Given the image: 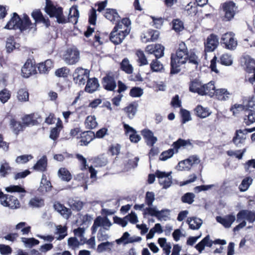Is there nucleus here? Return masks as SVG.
I'll return each instance as SVG.
<instances>
[{
  "instance_id": "nucleus-1",
  "label": "nucleus",
  "mask_w": 255,
  "mask_h": 255,
  "mask_svg": "<svg viewBox=\"0 0 255 255\" xmlns=\"http://www.w3.org/2000/svg\"><path fill=\"white\" fill-rule=\"evenodd\" d=\"M187 61L196 66L199 62V59L195 53L192 51L188 52L185 43L181 42L179 44V48L176 53L172 54L171 55L170 73H178L181 70V65L184 64Z\"/></svg>"
},
{
  "instance_id": "nucleus-2",
  "label": "nucleus",
  "mask_w": 255,
  "mask_h": 255,
  "mask_svg": "<svg viewBox=\"0 0 255 255\" xmlns=\"http://www.w3.org/2000/svg\"><path fill=\"white\" fill-rule=\"evenodd\" d=\"M8 29H19L21 31H26L34 33L36 31L35 23H32L29 17L26 14H23L22 18H20L17 13H13L10 20L4 27Z\"/></svg>"
},
{
  "instance_id": "nucleus-3",
  "label": "nucleus",
  "mask_w": 255,
  "mask_h": 255,
  "mask_svg": "<svg viewBox=\"0 0 255 255\" xmlns=\"http://www.w3.org/2000/svg\"><path fill=\"white\" fill-rule=\"evenodd\" d=\"M255 221V211L248 209L240 210L237 214V222L240 223L233 229L234 232L239 231L247 225V222L253 223Z\"/></svg>"
},
{
  "instance_id": "nucleus-4",
  "label": "nucleus",
  "mask_w": 255,
  "mask_h": 255,
  "mask_svg": "<svg viewBox=\"0 0 255 255\" xmlns=\"http://www.w3.org/2000/svg\"><path fill=\"white\" fill-rule=\"evenodd\" d=\"M45 9L46 12L50 17L56 18L58 23L64 24L68 21V19L63 14L62 7L54 4L51 0H46Z\"/></svg>"
},
{
  "instance_id": "nucleus-5",
  "label": "nucleus",
  "mask_w": 255,
  "mask_h": 255,
  "mask_svg": "<svg viewBox=\"0 0 255 255\" xmlns=\"http://www.w3.org/2000/svg\"><path fill=\"white\" fill-rule=\"evenodd\" d=\"M187 145H192L191 140L189 139L187 140L182 138H179L176 141L174 142L172 146V148L169 149L161 153L160 156V160L165 161L171 158L174 153H177L181 147H185Z\"/></svg>"
},
{
  "instance_id": "nucleus-6",
  "label": "nucleus",
  "mask_w": 255,
  "mask_h": 255,
  "mask_svg": "<svg viewBox=\"0 0 255 255\" xmlns=\"http://www.w3.org/2000/svg\"><path fill=\"white\" fill-rule=\"evenodd\" d=\"M90 71L82 67L77 68L73 73V79L74 83L81 86L84 85L89 77Z\"/></svg>"
},
{
  "instance_id": "nucleus-7",
  "label": "nucleus",
  "mask_w": 255,
  "mask_h": 255,
  "mask_svg": "<svg viewBox=\"0 0 255 255\" xmlns=\"http://www.w3.org/2000/svg\"><path fill=\"white\" fill-rule=\"evenodd\" d=\"M63 59L68 65H74L80 59V53L75 48H68L63 56Z\"/></svg>"
},
{
  "instance_id": "nucleus-8",
  "label": "nucleus",
  "mask_w": 255,
  "mask_h": 255,
  "mask_svg": "<svg viewBox=\"0 0 255 255\" xmlns=\"http://www.w3.org/2000/svg\"><path fill=\"white\" fill-rule=\"evenodd\" d=\"M235 34L232 32H227L222 35L221 43L229 50H234L237 46V41L235 39Z\"/></svg>"
},
{
  "instance_id": "nucleus-9",
  "label": "nucleus",
  "mask_w": 255,
  "mask_h": 255,
  "mask_svg": "<svg viewBox=\"0 0 255 255\" xmlns=\"http://www.w3.org/2000/svg\"><path fill=\"white\" fill-rule=\"evenodd\" d=\"M112 225L110 220L107 217L99 216L94 220V224L91 228L92 234H95L98 227H101L102 229L109 230Z\"/></svg>"
},
{
  "instance_id": "nucleus-10",
  "label": "nucleus",
  "mask_w": 255,
  "mask_h": 255,
  "mask_svg": "<svg viewBox=\"0 0 255 255\" xmlns=\"http://www.w3.org/2000/svg\"><path fill=\"white\" fill-rule=\"evenodd\" d=\"M116 79V75L112 73L107 74L103 78V88L108 91H115L117 86Z\"/></svg>"
},
{
  "instance_id": "nucleus-11",
  "label": "nucleus",
  "mask_w": 255,
  "mask_h": 255,
  "mask_svg": "<svg viewBox=\"0 0 255 255\" xmlns=\"http://www.w3.org/2000/svg\"><path fill=\"white\" fill-rule=\"evenodd\" d=\"M237 7L236 4L231 1L225 2L223 5V9L224 12L223 20L230 21L233 19L235 15Z\"/></svg>"
},
{
  "instance_id": "nucleus-12",
  "label": "nucleus",
  "mask_w": 255,
  "mask_h": 255,
  "mask_svg": "<svg viewBox=\"0 0 255 255\" xmlns=\"http://www.w3.org/2000/svg\"><path fill=\"white\" fill-rule=\"evenodd\" d=\"M171 174V172L166 173L159 170L156 171V177L158 178L159 183L163 188L167 189L171 186L172 183Z\"/></svg>"
},
{
  "instance_id": "nucleus-13",
  "label": "nucleus",
  "mask_w": 255,
  "mask_h": 255,
  "mask_svg": "<svg viewBox=\"0 0 255 255\" xmlns=\"http://www.w3.org/2000/svg\"><path fill=\"white\" fill-rule=\"evenodd\" d=\"M1 205L11 209H16L20 207V203L17 198L8 194L2 198Z\"/></svg>"
},
{
  "instance_id": "nucleus-14",
  "label": "nucleus",
  "mask_w": 255,
  "mask_h": 255,
  "mask_svg": "<svg viewBox=\"0 0 255 255\" xmlns=\"http://www.w3.org/2000/svg\"><path fill=\"white\" fill-rule=\"evenodd\" d=\"M218 44L219 40L217 36L214 34H210L205 42V52L213 51L217 47Z\"/></svg>"
},
{
  "instance_id": "nucleus-15",
  "label": "nucleus",
  "mask_w": 255,
  "mask_h": 255,
  "mask_svg": "<svg viewBox=\"0 0 255 255\" xmlns=\"http://www.w3.org/2000/svg\"><path fill=\"white\" fill-rule=\"evenodd\" d=\"M164 47L161 44L147 45L145 51L149 54H153L156 59L161 58L164 55Z\"/></svg>"
},
{
  "instance_id": "nucleus-16",
  "label": "nucleus",
  "mask_w": 255,
  "mask_h": 255,
  "mask_svg": "<svg viewBox=\"0 0 255 255\" xmlns=\"http://www.w3.org/2000/svg\"><path fill=\"white\" fill-rule=\"evenodd\" d=\"M216 220L217 222L221 224L226 228H229L236 220V216L233 214L226 215L223 217L217 216Z\"/></svg>"
},
{
  "instance_id": "nucleus-17",
  "label": "nucleus",
  "mask_w": 255,
  "mask_h": 255,
  "mask_svg": "<svg viewBox=\"0 0 255 255\" xmlns=\"http://www.w3.org/2000/svg\"><path fill=\"white\" fill-rule=\"evenodd\" d=\"M141 134L146 144L149 146H153L157 141L156 137L154 136L153 132L149 129L144 128L141 131Z\"/></svg>"
},
{
  "instance_id": "nucleus-18",
  "label": "nucleus",
  "mask_w": 255,
  "mask_h": 255,
  "mask_svg": "<svg viewBox=\"0 0 255 255\" xmlns=\"http://www.w3.org/2000/svg\"><path fill=\"white\" fill-rule=\"evenodd\" d=\"M128 35V31L126 30L124 33L113 30L110 34V39L113 43L118 45L121 43Z\"/></svg>"
},
{
  "instance_id": "nucleus-19",
  "label": "nucleus",
  "mask_w": 255,
  "mask_h": 255,
  "mask_svg": "<svg viewBox=\"0 0 255 255\" xmlns=\"http://www.w3.org/2000/svg\"><path fill=\"white\" fill-rule=\"evenodd\" d=\"M118 23L116 25L113 30H116L121 32H124L126 31H128V34L130 31V20L128 18H124L121 21L120 20L117 21Z\"/></svg>"
},
{
  "instance_id": "nucleus-20",
  "label": "nucleus",
  "mask_w": 255,
  "mask_h": 255,
  "mask_svg": "<svg viewBox=\"0 0 255 255\" xmlns=\"http://www.w3.org/2000/svg\"><path fill=\"white\" fill-rule=\"evenodd\" d=\"M23 77L28 78L30 76L36 73V68L30 60H27L21 69Z\"/></svg>"
},
{
  "instance_id": "nucleus-21",
  "label": "nucleus",
  "mask_w": 255,
  "mask_h": 255,
  "mask_svg": "<svg viewBox=\"0 0 255 255\" xmlns=\"http://www.w3.org/2000/svg\"><path fill=\"white\" fill-rule=\"evenodd\" d=\"M86 82L85 91L89 93H93L97 91L100 86L99 81L96 78H88Z\"/></svg>"
},
{
  "instance_id": "nucleus-22",
  "label": "nucleus",
  "mask_w": 255,
  "mask_h": 255,
  "mask_svg": "<svg viewBox=\"0 0 255 255\" xmlns=\"http://www.w3.org/2000/svg\"><path fill=\"white\" fill-rule=\"evenodd\" d=\"M32 17L34 19L36 25L37 23H43L48 27L50 25V22L48 19H45L41 11L39 9H35L31 13Z\"/></svg>"
},
{
  "instance_id": "nucleus-23",
  "label": "nucleus",
  "mask_w": 255,
  "mask_h": 255,
  "mask_svg": "<svg viewBox=\"0 0 255 255\" xmlns=\"http://www.w3.org/2000/svg\"><path fill=\"white\" fill-rule=\"evenodd\" d=\"M124 128L126 131V133L127 134H129V137L131 142L136 143L140 140L141 139L140 136L136 133L135 130L132 127L127 124H124Z\"/></svg>"
},
{
  "instance_id": "nucleus-24",
  "label": "nucleus",
  "mask_w": 255,
  "mask_h": 255,
  "mask_svg": "<svg viewBox=\"0 0 255 255\" xmlns=\"http://www.w3.org/2000/svg\"><path fill=\"white\" fill-rule=\"evenodd\" d=\"M52 186L50 181L47 179L45 174L42 176L40 185L39 187V191L43 194L49 192L51 190Z\"/></svg>"
},
{
  "instance_id": "nucleus-25",
  "label": "nucleus",
  "mask_w": 255,
  "mask_h": 255,
  "mask_svg": "<svg viewBox=\"0 0 255 255\" xmlns=\"http://www.w3.org/2000/svg\"><path fill=\"white\" fill-rule=\"evenodd\" d=\"M94 133L91 131L83 132L81 135V139L79 141L80 145H87L93 139Z\"/></svg>"
},
{
  "instance_id": "nucleus-26",
  "label": "nucleus",
  "mask_w": 255,
  "mask_h": 255,
  "mask_svg": "<svg viewBox=\"0 0 255 255\" xmlns=\"http://www.w3.org/2000/svg\"><path fill=\"white\" fill-rule=\"evenodd\" d=\"M47 157L45 155H43L37 161L36 164L33 166V168L34 170L37 171L44 172L47 169Z\"/></svg>"
},
{
  "instance_id": "nucleus-27",
  "label": "nucleus",
  "mask_w": 255,
  "mask_h": 255,
  "mask_svg": "<svg viewBox=\"0 0 255 255\" xmlns=\"http://www.w3.org/2000/svg\"><path fill=\"white\" fill-rule=\"evenodd\" d=\"M54 208L55 210L60 213L66 219L69 218L71 215V210L67 208L59 202H56L54 204Z\"/></svg>"
},
{
  "instance_id": "nucleus-28",
  "label": "nucleus",
  "mask_w": 255,
  "mask_h": 255,
  "mask_svg": "<svg viewBox=\"0 0 255 255\" xmlns=\"http://www.w3.org/2000/svg\"><path fill=\"white\" fill-rule=\"evenodd\" d=\"M212 245L213 242L210 240V237L208 235L196 245L195 248L200 253H201L206 246L211 247Z\"/></svg>"
},
{
  "instance_id": "nucleus-29",
  "label": "nucleus",
  "mask_w": 255,
  "mask_h": 255,
  "mask_svg": "<svg viewBox=\"0 0 255 255\" xmlns=\"http://www.w3.org/2000/svg\"><path fill=\"white\" fill-rule=\"evenodd\" d=\"M202 91L203 92L201 94L202 96L208 95L210 97L213 96L215 92L214 82L210 81L206 84H203Z\"/></svg>"
},
{
  "instance_id": "nucleus-30",
  "label": "nucleus",
  "mask_w": 255,
  "mask_h": 255,
  "mask_svg": "<svg viewBox=\"0 0 255 255\" xmlns=\"http://www.w3.org/2000/svg\"><path fill=\"white\" fill-rule=\"evenodd\" d=\"M105 17L112 22L118 21L120 16L117 10L113 8H107L105 12Z\"/></svg>"
},
{
  "instance_id": "nucleus-31",
  "label": "nucleus",
  "mask_w": 255,
  "mask_h": 255,
  "mask_svg": "<svg viewBox=\"0 0 255 255\" xmlns=\"http://www.w3.org/2000/svg\"><path fill=\"white\" fill-rule=\"evenodd\" d=\"M203 84L198 80L195 79L192 81L189 86V90L191 92L198 93L201 95V94L203 93L202 91Z\"/></svg>"
},
{
  "instance_id": "nucleus-32",
  "label": "nucleus",
  "mask_w": 255,
  "mask_h": 255,
  "mask_svg": "<svg viewBox=\"0 0 255 255\" xmlns=\"http://www.w3.org/2000/svg\"><path fill=\"white\" fill-rule=\"evenodd\" d=\"M53 67V63L51 60L47 59L44 62L39 63L38 69L40 73H46Z\"/></svg>"
},
{
  "instance_id": "nucleus-33",
  "label": "nucleus",
  "mask_w": 255,
  "mask_h": 255,
  "mask_svg": "<svg viewBox=\"0 0 255 255\" xmlns=\"http://www.w3.org/2000/svg\"><path fill=\"white\" fill-rule=\"evenodd\" d=\"M190 229L192 230L199 229L202 224V220L197 217L189 218L187 221Z\"/></svg>"
},
{
  "instance_id": "nucleus-34",
  "label": "nucleus",
  "mask_w": 255,
  "mask_h": 255,
  "mask_svg": "<svg viewBox=\"0 0 255 255\" xmlns=\"http://www.w3.org/2000/svg\"><path fill=\"white\" fill-rule=\"evenodd\" d=\"M11 169L12 168L10 166L9 163L5 160H2L0 166V176L5 177L10 173Z\"/></svg>"
},
{
  "instance_id": "nucleus-35",
  "label": "nucleus",
  "mask_w": 255,
  "mask_h": 255,
  "mask_svg": "<svg viewBox=\"0 0 255 255\" xmlns=\"http://www.w3.org/2000/svg\"><path fill=\"white\" fill-rule=\"evenodd\" d=\"M230 94L226 89H219L215 90L214 95L216 98L220 101H226L229 98Z\"/></svg>"
},
{
  "instance_id": "nucleus-36",
  "label": "nucleus",
  "mask_w": 255,
  "mask_h": 255,
  "mask_svg": "<svg viewBox=\"0 0 255 255\" xmlns=\"http://www.w3.org/2000/svg\"><path fill=\"white\" fill-rule=\"evenodd\" d=\"M120 68L122 70L128 74H130L133 72V67L130 64L129 60L127 58H124L120 63Z\"/></svg>"
},
{
  "instance_id": "nucleus-37",
  "label": "nucleus",
  "mask_w": 255,
  "mask_h": 255,
  "mask_svg": "<svg viewBox=\"0 0 255 255\" xmlns=\"http://www.w3.org/2000/svg\"><path fill=\"white\" fill-rule=\"evenodd\" d=\"M137 105L135 103H130L124 109V111L126 113L128 117L131 119H132L137 111Z\"/></svg>"
},
{
  "instance_id": "nucleus-38",
  "label": "nucleus",
  "mask_w": 255,
  "mask_h": 255,
  "mask_svg": "<svg viewBox=\"0 0 255 255\" xmlns=\"http://www.w3.org/2000/svg\"><path fill=\"white\" fill-rule=\"evenodd\" d=\"M147 36H141V40L143 42H147L149 41H154L157 39L159 37V32L157 30H152L147 33Z\"/></svg>"
},
{
  "instance_id": "nucleus-39",
  "label": "nucleus",
  "mask_w": 255,
  "mask_h": 255,
  "mask_svg": "<svg viewBox=\"0 0 255 255\" xmlns=\"http://www.w3.org/2000/svg\"><path fill=\"white\" fill-rule=\"evenodd\" d=\"M245 65L246 70L248 73H251L255 69V60L250 56L245 57Z\"/></svg>"
},
{
  "instance_id": "nucleus-40",
  "label": "nucleus",
  "mask_w": 255,
  "mask_h": 255,
  "mask_svg": "<svg viewBox=\"0 0 255 255\" xmlns=\"http://www.w3.org/2000/svg\"><path fill=\"white\" fill-rule=\"evenodd\" d=\"M255 131V128H245L243 129H239L236 131L235 137L238 138L241 140L245 141L246 139V135L248 133L252 132Z\"/></svg>"
},
{
  "instance_id": "nucleus-41",
  "label": "nucleus",
  "mask_w": 255,
  "mask_h": 255,
  "mask_svg": "<svg viewBox=\"0 0 255 255\" xmlns=\"http://www.w3.org/2000/svg\"><path fill=\"white\" fill-rule=\"evenodd\" d=\"M18 46L14 41L13 36H9L7 38L5 47L7 52H12L14 49L18 48Z\"/></svg>"
},
{
  "instance_id": "nucleus-42",
  "label": "nucleus",
  "mask_w": 255,
  "mask_h": 255,
  "mask_svg": "<svg viewBox=\"0 0 255 255\" xmlns=\"http://www.w3.org/2000/svg\"><path fill=\"white\" fill-rule=\"evenodd\" d=\"M10 126L11 128L16 134H18L20 131L22 130L25 128L22 123L17 122L14 119L10 120Z\"/></svg>"
},
{
  "instance_id": "nucleus-43",
  "label": "nucleus",
  "mask_w": 255,
  "mask_h": 255,
  "mask_svg": "<svg viewBox=\"0 0 255 255\" xmlns=\"http://www.w3.org/2000/svg\"><path fill=\"white\" fill-rule=\"evenodd\" d=\"M113 246V243L106 242L99 244L97 249V252L101 253L104 252H110Z\"/></svg>"
},
{
  "instance_id": "nucleus-44",
  "label": "nucleus",
  "mask_w": 255,
  "mask_h": 255,
  "mask_svg": "<svg viewBox=\"0 0 255 255\" xmlns=\"http://www.w3.org/2000/svg\"><path fill=\"white\" fill-rule=\"evenodd\" d=\"M62 128V122L60 121L56 124V127L53 128L50 131V138L55 140L59 136L60 130Z\"/></svg>"
},
{
  "instance_id": "nucleus-45",
  "label": "nucleus",
  "mask_w": 255,
  "mask_h": 255,
  "mask_svg": "<svg viewBox=\"0 0 255 255\" xmlns=\"http://www.w3.org/2000/svg\"><path fill=\"white\" fill-rule=\"evenodd\" d=\"M195 112L197 116L201 118H206L210 115V113L207 108H204L200 105L197 106Z\"/></svg>"
},
{
  "instance_id": "nucleus-46",
  "label": "nucleus",
  "mask_w": 255,
  "mask_h": 255,
  "mask_svg": "<svg viewBox=\"0 0 255 255\" xmlns=\"http://www.w3.org/2000/svg\"><path fill=\"white\" fill-rule=\"evenodd\" d=\"M253 182V179L250 177L244 178L239 185V189L242 192L247 191Z\"/></svg>"
},
{
  "instance_id": "nucleus-47",
  "label": "nucleus",
  "mask_w": 255,
  "mask_h": 255,
  "mask_svg": "<svg viewBox=\"0 0 255 255\" xmlns=\"http://www.w3.org/2000/svg\"><path fill=\"white\" fill-rule=\"evenodd\" d=\"M170 210L163 209L160 211L158 210L156 218L159 221H167L169 218Z\"/></svg>"
},
{
  "instance_id": "nucleus-48",
  "label": "nucleus",
  "mask_w": 255,
  "mask_h": 255,
  "mask_svg": "<svg viewBox=\"0 0 255 255\" xmlns=\"http://www.w3.org/2000/svg\"><path fill=\"white\" fill-rule=\"evenodd\" d=\"M59 177L63 181L67 182L71 179V175L69 171L65 168H61L58 171Z\"/></svg>"
},
{
  "instance_id": "nucleus-49",
  "label": "nucleus",
  "mask_w": 255,
  "mask_h": 255,
  "mask_svg": "<svg viewBox=\"0 0 255 255\" xmlns=\"http://www.w3.org/2000/svg\"><path fill=\"white\" fill-rule=\"evenodd\" d=\"M85 123L86 128L89 129L94 128L98 125L95 117L92 116L87 117Z\"/></svg>"
},
{
  "instance_id": "nucleus-50",
  "label": "nucleus",
  "mask_w": 255,
  "mask_h": 255,
  "mask_svg": "<svg viewBox=\"0 0 255 255\" xmlns=\"http://www.w3.org/2000/svg\"><path fill=\"white\" fill-rule=\"evenodd\" d=\"M248 115L246 114L244 118L245 123L249 126L255 122V112L252 110L247 111Z\"/></svg>"
},
{
  "instance_id": "nucleus-51",
  "label": "nucleus",
  "mask_w": 255,
  "mask_h": 255,
  "mask_svg": "<svg viewBox=\"0 0 255 255\" xmlns=\"http://www.w3.org/2000/svg\"><path fill=\"white\" fill-rule=\"evenodd\" d=\"M172 28L176 32H179L184 29V23L179 19H174L172 20Z\"/></svg>"
},
{
  "instance_id": "nucleus-52",
  "label": "nucleus",
  "mask_w": 255,
  "mask_h": 255,
  "mask_svg": "<svg viewBox=\"0 0 255 255\" xmlns=\"http://www.w3.org/2000/svg\"><path fill=\"white\" fill-rule=\"evenodd\" d=\"M70 69L63 67L57 69L55 72V75L58 77L67 78L69 75Z\"/></svg>"
},
{
  "instance_id": "nucleus-53",
  "label": "nucleus",
  "mask_w": 255,
  "mask_h": 255,
  "mask_svg": "<svg viewBox=\"0 0 255 255\" xmlns=\"http://www.w3.org/2000/svg\"><path fill=\"white\" fill-rule=\"evenodd\" d=\"M136 55L138 58L137 61L139 66L145 65L148 64L147 60L142 51L137 50Z\"/></svg>"
},
{
  "instance_id": "nucleus-54",
  "label": "nucleus",
  "mask_w": 255,
  "mask_h": 255,
  "mask_svg": "<svg viewBox=\"0 0 255 255\" xmlns=\"http://www.w3.org/2000/svg\"><path fill=\"white\" fill-rule=\"evenodd\" d=\"M157 208L156 206H148V207L143 209V215H148L152 217H156L157 213Z\"/></svg>"
},
{
  "instance_id": "nucleus-55",
  "label": "nucleus",
  "mask_w": 255,
  "mask_h": 255,
  "mask_svg": "<svg viewBox=\"0 0 255 255\" xmlns=\"http://www.w3.org/2000/svg\"><path fill=\"white\" fill-rule=\"evenodd\" d=\"M246 151V148H244L242 150H238L236 151L234 150H228L227 151V154L230 156H235L239 159H241L243 158V156L244 153Z\"/></svg>"
},
{
  "instance_id": "nucleus-56",
  "label": "nucleus",
  "mask_w": 255,
  "mask_h": 255,
  "mask_svg": "<svg viewBox=\"0 0 255 255\" xmlns=\"http://www.w3.org/2000/svg\"><path fill=\"white\" fill-rule=\"evenodd\" d=\"M29 204L32 207H41L44 204V200L39 197H34L32 198L29 202Z\"/></svg>"
},
{
  "instance_id": "nucleus-57",
  "label": "nucleus",
  "mask_w": 255,
  "mask_h": 255,
  "mask_svg": "<svg viewBox=\"0 0 255 255\" xmlns=\"http://www.w3.org/2000/svg\"><path fill=\"white\" fill-rule=\"evenodd\" d=\"M17 99L20 101H27L29 99V94L27 91L24 89H21L17 92Z\"/></svg>"
},
{
  "instance_id": "nucleus-58",
  "label": "nucleus",
  "mask_w": 255,
  "mask_h": 255,
  "mask_svg": "<svg viewBox=\"0 0 255 255\" xmlns=\"http://www.w3.org/2000/svg\"><path fill=\"white\" fill-rule=\"evenodd\" d=\"M150 67L153 72H158L163 69L162 64L157 59L152 61Z\"/></svg>"
},
{
  "instance_id": "nucleus-59",
  "label": "nucleus",
  "mask_w": 255,
  "mask_h": 255,
  "mask_svg": "<svg viewBox=\"0 0 255 255\" xmlns=\"http://www.w3.org/2000/svg\"><path fill=\"white\" fill-rule=\"evenodd\" d=\"M33 158L31 154H24L18 156L15 159V162L17 164H25Z\"/></svg>"
},
{
  "instance_id": "nucleus-60",
  "label": "nucleus",
  "mask_w": 255,
  "mask_h": 255,
  "mask_svg": "<svg viewBox=\"0 0 255 255\" xmlns=\"http://www.w3.org/2000/svg\"><path fill=\"white\" fill-rule=\"evenodd\" d=\"M10 91L7 89H3L0 91V101L5 103L10 99Z\"/></svg>"
},
{
  "instance_id": "nucleus-61",
  "label": "nucleus",
  "mask_w": 255,
  "mask_h": 255,
  "mask_svg": "<svg viewBox=\"0 0 255 255\" xmlns=\"http://www.w3.org/2000/svg\"><path fill=\"white\" fill-rule=\"evenodd\" d=\"M21 241L27 247H32L34 245H38L39 243L38 240L31 238H21Z\"/></svg>"
},
{
  "instance_id": "nucleus-62",
  "label": "nucleus",
  "mask_w": 255,
  "mask_h": 255,
  "mask_svg": "<svg viewBox=\"0 0 255 255\" xmlns=\"http://www.w3.org/2000/svg\"><path fill=\"white\" fill-rule=\"evenodd\" d=\"M155 200V194L153 192L147 191L145 197V204L148 206H151Z\"/></svg>"
},
{
  "instance_id": "nucleus-63",
  "label": "nucleus",
  "mask_w": 255,
  "mask_h": 255,
  "mask_svg": "<svg viewBox=\"0 0 255 255\" xmlns=\"http://www.w3.org/2000/svg\"><path fill=\"white\" fill-rule=\"evenodd\" d=\"M5 190L7 192H18L25 193L26 191L20 186L10 185L5 188Z\"/></svg>"
},
{
  "instance_id": "nucleus-64",
  "label": "nucleus",
  "mask_w": 255,
  "mask_h": 255,
  "mask_svg": "<svg viewBox=\"0 0 255 255\" xmlns=\"http://www.w3.org/2000/svg\"><path fill=\"white\" fill-rule=\"evenodd\" d=\"M143 90L139 87H133L131 89L129 95L134 98L141 97L143 95Z\"/></svg>"
}]
</instances>
